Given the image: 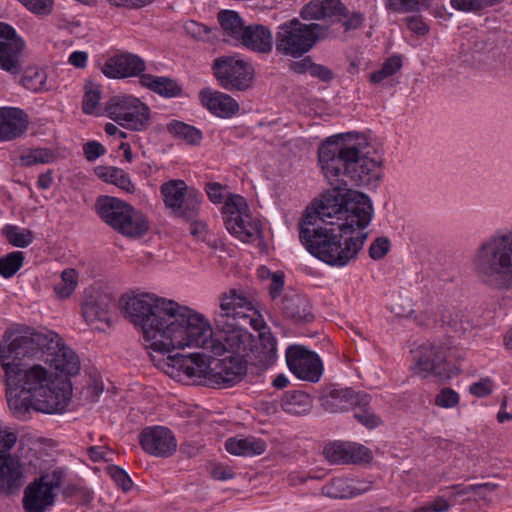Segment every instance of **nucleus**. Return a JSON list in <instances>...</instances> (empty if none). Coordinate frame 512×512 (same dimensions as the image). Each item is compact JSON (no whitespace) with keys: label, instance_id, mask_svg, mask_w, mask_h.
Listing matches in <instances>:
<instances>
[{"label":"nucleus","instance_id":"nucleus-1","mask_svg":"<svg viewBox=\"0 0 512 512\" xmlns=\"http://www.w3.org/2000/svg\"><path fill=\"white\" fill-rule=\"evenodd\" d=\"M357 134H339L318 148V161L331 186L306 209L299 223L305 249L329 266L345 267L358 258L368 238L364 229L373 217L371 199L349 186L375 188L382 177V155L370 157Z\"/></svg>","mask_w":512,"mask_h":512},{"label":"nucleus","instance_id":"nucleus-2","mask_svg":"<svg viewBox=\"0 0 512 512\" xmlns=\"http://www.w3.org/2000/svg\"><path fill=\"white\" fill-rule=\"evenodd\" d=\"M125 313L143 329L147 340H153L154 349L169 351L194 346L216 356H251L254 337L247 326L255 327L256 311L246 297L234 290L221 296L219 309L214 313V330L203 315L189 307L149 293L130 297Z\"/></svg>","mask_w":512,"mask_h":512},{"label":"nucleus","instance_id":"nucleus-3","mask_svg":"<svg viewBox=\"0 0 512 512\" xmlns=\"http://www.w3.org/2000/svg\"><path fill=\"white\" fill-rule=\"evenodd\" d=\"M42 361L67 376L80 371L78 355L51 330L27 327L0 345V364L5 372L6 398L10 411L19 420H27L30 410L53 414L63 412L72 396L68 378L52 380Z\"/></svg>","mask_w":512,"mask_h":512},{"label":"nucleus","instance_id":"nucleus-4","mask_svg":"<svg viewBox=\"0 0 512 512\" xmlns=\"http://www.w3.org/2000/svg\"><path fill=\"white\" fill-rule=\"evenodd\" d=\"M472 267L484 285L506 290L512 285V226L485 239L476 249Z\"/></svg>","mask_w":512,"mask_h":512},{"label":"nucleus","instance_id":"nucleus-5","mask_svg":"<svg viewBox=\"0 0 512 512\" xmlns=\"http://www.w3.org/2000/svg\"><path fill=\"white\" fill-rule=\"evenodd\" d=\"M95 208L107 225L126 237L141 238L149 230L148 218L132 205L116 197L100 196Z\"/></svg>","mask_w":512,"mask_h":512},{"label":"nucleus","instance_id":"nucleus-6","mask_svg":"<svg viewBox=\"0 0 512 512\" xmlns=\"http://www.w3.org/2000/svg\"><path fill=\"white\" fill-rule=\"evenodd\" d=\"M327 35V26L318 23L304 24L294 18L278 27L275 39L276 51L298 58L310 51L318 40L326 38Z\"/></svg>","mask_w":512,"mask_h":512},{"label":"nucleus","instance_id":"nucleus-7","mask_svg":"<svg viewBox=\"0 0 512 512\" xmlns=\"http://www.w3.org/2000/svg\"><path fill=\"white\" fill-rule=\"evenodd\" d=\"M107 116L125 129L143 131L151 124L148 105L134 96L116 95L105 104Z\"/></svg>","mask_w":512,"mask_h":512},{"label":"nucleus","instance_id":"nucleus-8","mask_svg":"<svg viewBox=\"0 0 512 512\" xmlns=\"http://www.w3.org/2000/svg\"><path fill=\"white\" fill-rule=\"evenodd\" d=\"M143 332V337L146 342H149V347L159 352L162 356L166 353H170L173 348L169 351H160L152 347L153 340H147ZM154 365L159 369H162L165 373L173 378L180 377L181 374L186 375L188 378H208L212 372L207 362V356L200 353H192L190 355H168L166 358H156L154 355H150Z\"/></svg>","mask_w":512,"mask_h":512},{"label":"nucleus","instance_id":"nucleus-9","mask_svg":"<svg viewBox=\"0 0 512 512\" xmlns=\"http://www.w3.org/2000/svg\"><path fill=\"white\" fill-rule=\"evenodd\" d=\"M212 70L219 85L227 91H246L253 85L252 65L238 56L217 57L213 61Z\"/></svg>","mask_w":512,"mask_h":512},{"label":"nucleus","instance_id":"nucleus-10","mask_svg":"<svg viewBox=\"0 0 512 512\" xmlns=\"http://www.w3.org/2000/svg\"><path fill=\"white\" fill-rule=\"evenodd\" d=\"M165 206L174 216L186 221L194 220L199 213L202 194L188 187L183 180H170L160 187Z\"/></svg>","mask_w":512,"mask_h":512},{"label":"nucleus","instance_id":"nucleus-11","mask_svg":"<svg viewBox=\"0 0 512 512\" xmlns=\"http://www.w3.org/2000/svg\"><path fill=\"white\" fill-rule=\"evenodd\" d=\"M222 213L226 229L243 242H249L259 231L260 223L251 221L248 205L241 195L229 193L224 201Z\"/></svg>","mask_w":512,"mask_h":512},{"label":"nucleus","instance_id":"nucleus-12","mask_svg":"<svg viewBox=\"0 0 512 512\" xmlns=\"http://www.w3.org/2000/svg\"><path fill=\"white\" fill-rule=\"evenodd\" d=\"M61 478V472L55 470L31 482L26 487L22 499L25 511L45 512L54 503V490L60 486Z\"/></svg>","mask_w":512,"mask_h":512},{"label":"nucleus","instance_id":"nucleus-13","mask_svg":"<svg viewBox=\"0 0 512 512\" xmlns=\"http://www.w3.org/2000/svg\"><path fill=\"white\" fill-rule=\"evenodd\" d=\"M415 357V372L423 377L435 376L439 381L450 379L458 371L446 361V349L441 344H423Z\"/></svg>","mask_w":512,"mask_h":512},{"label":"nucleus","instance_id":"nucleus-14","mask_svg":"<svg viewBox=\"0 0 512 512\" xmlns=\"http://www.w3.org/2000/svg\"><path fill=\"white\" fill-rule=\"evenodd\" d=\"M24 39L14 27L0 22V68L12 75H19L23 69Z\"/></svg>","mask_w":512,"mask_h":512},{"label":"nucleus","instance_id":"nucleus-15","mask_svg":"<svg viewBox=\"0 0 512 512\" xmlns=\"http://www.w3.org/2000/svg\"><path fill=\"white\" fill-rule=\"evenodd\" d=\"M286 362L289 370L304 381L316 383L323 374V366L316 352L302 345H290L286 350Z\"/></svg>","mask_w":512,"mask_h":512},{"label":"nucleus","instance_id":"nucleus-16","mask_svg":"<svg viewBox=\"0 0 512 512\" xmlns=\"http://www.w3.org/2000/svg\"><path fill=\"white\" fill-rule=\"evenodd\" d=\"M139 443L146 453L161 458L172 456L177 449L173 432L163 426L144 428L139 434Z\"/></svg>","mask_w":512,"mask_h":512},{"label":"nucleus","instance_id":"nucleus-17","mask_svg":"<svg viewBox=\"0 0 512 512\" xmlns=\"http://www.w3.org/2000/svg\"><path fill=\"white\" fill-rule=\"evenodd\" d=\"M370 400L367 393L355 392L351 388H340L337 385L324 388L321 396L322 406L332 413L353 409L355 405H368Z\"/></svg>","mask_w":512,"mask_h":512},{"label":"nucleus","instance_id":"nucleus-18","mask_svg":"<svg viewBox=\"0 0 512 512\" xmlns=\"http://www.w3.org/2000/svg\"><path fill=\"white\" fill-rule=\"evenodd\" d=\"M323 454L332 464H357L369 462L371 451L357 443L335 441L325 446Z\"/></svg>","mask_w":512,"mask_h":512},{"label":"nucleus","instance_id":"nucleus-19","mask_svg":"<svg viewBox=\"0 0 512 512\" xmlns=\"http://www.w3.org/2000/svg\"><path fill=\"white\" fill-rule=\"evenodd\" d=\"M25 484L24 469L21 462L11 454H0V494H17Z\"/></svg>","mask_w":512,"mask_h":512},{"label":"nucleus","instance_id":"nucleus-20","mask_svg":"<svg viewBox=\"0 0 512 512\" xmlns=\"http://www.w3.org/2000/svg\"><path fill=\"white\" fill-rule=\"evenodd\" d=\"M279 309L284 318L294 324H306L314 320L312 305L309 300L297 292H286L280 300Z\"/></svg>","mask_w":512,"mask_h":512},{"label":"nucleus","instance_id":"nucleus-21","mask_svg":"<svg viewBox=\"0 0 512 512\" xmlns=\"http://www.w3.org/2000/svg\"><path fill=\"white\" fill-rule=\"evenodd\" d=\"M146 69L145 62L135 54L124 53L109 58L102 72L109 78H127L141 74Z\"/></svg>","mask_w":512,"mask_h":512},{"label":"nucleus","instance_id":"nucleus-22","mask_svg":"<svg viewBox=\"0 0 512 512\" xmlns=\"http://www.w3.org/2000/svg\"><path fill=\"white\" fill-rule=\"evenodd\" d=\"M199 98L202 106L217 117L231 118L240 109L239 103L230 95L208 87L199 91Z\"/></svg>","mask_w":512,"mask_h":512},{"label":"nucleus","instance_id":"nucleus-23","mask_svg":"<svg viewBox=\"0 0 512 512\" xmlns=\"http://www.w3.org/2000/svg\"><path fill=\"white\" fill-rule=\"evenodd\" d=\"M28 115L20 108L0 107V142L22 136L28 129Z\"/></svg>","mask_w":512,"mask_h":512},{"label":"nucleus","instance_id":"nucleus-24","mask_svg":"<svg viewBox=\"0 0 512 512\" xmlns=\"http://www.w3.org/2000/svg\"><path fill=\"white\" fill-rule=\"evenodd\" d=\"M276 359L277 340L270 329L263 326L259 330L258 339L254 338L251 356L248 357V360L263 368H268Z\"/></svg>","mask_w":512,"mask_h":512},{"label":"nucleus","instance_id":"nucleus-25","mask_svg":"<svg viewBox=\"0 0 512 512\" xmlns=\"http://www.w3.org/2000/svg\"><path fill=\"white\" fill-rule=\"evenodd\" d=\"M114 299L110 294L97 292L86 297L82 304V314L88 324L95 322L111 323L110 309Z\"/></svg>","mask_w":512,"mask_h":512},{"label":"nucleus","instance_id":"nucleus-26","mask_svg":"<svg viewBox=\"0 0 512 512\" xmlns=\"http://www.w3.org/2000/svg\"><path fill=\"white\" fill-rule=\"evenodd\" d=\"M249 360L239 356L230 355L221 360V369L210 376L215 378L218 385L232 386L240 382L247 373V364Z\"/></svg>","mask_w":512,"mask_h":512},{"label":"nucleus","instance_id":"nucleus-27","mask_svg":"<svg viewBox=\"0 0 512 512\" xmlns=\"http://www.w3.org/2000/svg\"><path fill=\"white\" fill-rule=\"evenodd\" d=\"M240 44L258 53H269L273 48L272 32L262 24H251L242 31Z\"/></svg>","mask_w":512,"mask_h":512},{"label":"nucleus","instance_id":"nucleus-28","mask_svg":"<svg viewBox=\"0 0 512 512\" xmlns=\"http://www.w3.org/2000/svg\"><path fill=\"white\" fill-rule=\"evenodd\" d=\"M140 83L143 87L166 98L179 97L183 93L182 87L175 80L168 77L141 74Z\"/></svg>","mask_w":512,"mask_h":512},{"label":"nucleus","instance_id":"nucleus-29","mask_svg":"<svg viewBox=\"0 0 512 512\" xmlns=\"http://www.w3.org/2000/svg\"><path fill=\"white\" fill-rule=\"evenodd\" d=\"M225 448L228 453L237 456H255L265 452L267 445L262 439L247 437L243 439L229 438Z\"/></svg>","mask_w":512,"mask_h":512},{"label":"nucleus","instance_id":"nucleus-30","mask_svg":"<svg viewBox=\"0 0 512 512\" xmlns=\"http://www.w3.org/2000/svg\"><path fill=\"white\" fill-rule=\"evenodd\" d=\"M280 406L288 414L304 415L310 411L312 400L303 391H289L281 399Z\"/></svg>","mask_w":512,"mask_h":512},{"label":"nucleus","instance_id":"nucleus-31","mask_svg":"<svg viewBox=\"0 0 512 512\" xmlns=\"http://www.w3.org/2000/svg\"><path fill=\"white\" fill-rule=\"evenodd\" d=\"M218 21L225 36L240 42L246 28L240 15L233 10H221L218 13Z\"/></svg>","mask_w":512,"mask_h":512},{"label":"nucleus","instance_id":"nucleus-32","mask_svg":"<svg viewBox=\"0 0 512 512\" xmlns=\"http://www.w3.org/2000/svg\"><path fill=\"white\" fill-rule=\"evenodd\" d=\"M166 129L173 137L192 146L199 145L203 139L199 129L182 121L172 120L167 124Z\"/></svg>","mask_w":512,"mask_h":512},{"label":"nucleus","instance_id":"nucleus-33","mask_svg":"<svg viewBox=\"0 0 512 512\" xmlns=\"http://www.w3.org/2000/svg\"><path fill=\"white\" fill-rule=\"evenodd\" d=\"M22 85L34 93L46 92L51 90L47 83V74L44 70L37 67H28L21 78Z\"/></svg>","mask_w":512,"mask_h":512},{"label":"nucleus","instance_id":"nucleus-34","mask_svg":"<svg viewBox=\"0 0 512 512\" xmlns=\"http://www.w3.org/2000/svg\"><path fill=\"white\" fill-rule=\"evenodd\" d=\"M385 9L391 13H412L427 10L432 0H382Z\"/></svg>","mask_w":512,"mask_h":512},{"label":"nucleus","instance_id":"nucleus-35","mask_svg":"<svg viewBox=\"0 0 512 512\" xmlns=\"http://www.w3.org/2000/svg\"><path fill=\"white\" fill-rule=\"evenodd\" d=\"M2 234L12 246L18 248H26L34 240V234L31 230L16 225H6L2 229Z\"/></svg>","mask_w":512,"mask_h":512},{"label":"nucleus","instance_id":"nucleus-36","mask_svg":"<svg viewBox=\"0 0 512 512\" xmlns=\"http://www.w3.org/2000/svg\"><path fill=\"white\" fill-rule=\"evenodd\" d=\"M78 275L74 269H65L61 273V280L55 284L54 292L60 299L68 298L78 284Z\"/></svg>","mask_w":512,"mask_h":512},{"label":"nucleus","instance_id":"nucleus-37","mask_svg":"<svg viewBox=\"0 0 512 512\" xmlns=\"http://www.w3.org/2000/svg\"><path fill=\"white\" fill-rule=\"evenodd\" d=\"M54 159V152L48 148L30 149L19 158L21 165L26 167H30L35 164L51 163Z\"/></svg>","mask_w":512,"mask_h":512},{"label":"nucleus","instance_id":"nucleus-38","mask_svg":"<svg viewBox=\"0 0 512 512\" xmlns=\"http://www.w3.org/2000/svg\"><path fill=\"white\" fill-rule=\"evenodd\" d=\"M24 254L20 251H14L4 257H0V275L4 278H10L22 267Z\"/></svg>","mask_w":512,"mask_h":512},{"label":"nucleus","instance_id":"nucleus-39","mask_svg":"<svg viewBox=\"0 0 512 512\" xmlns=\"http://www.w3.org/2000/svg\"><path fill=\"white\" fill-rule=\"evenodd\" d=\"M101 99L100 86L93 82L85 85V93L82 101V109L85 114H93Z\"/></svg>","mask_w":512,"mask_h":512},{"label":"nucleus","instance_id":"nucleus-40","mask_svg":"<svg viewBox=\"0 0 512 512\" xmlns=\"http://www.w3.org/2000/svg\"><path fill=\"white\" fill-rule=\"evenodd\" d=\"M389 309L398 317H409L414 312L412 300L402 293L392 296Z\"/></svg>","mask_w":512,"mask_h":512},{"label":"nucleus","instance_id":"nucleus-41","mask_svg":"<svg viewBox=\"0 0 512 512\" xmlns=\"http://www.w3.org/2000/svg\"><path fill=\"white\" fill-rule=\"evenodd\" d=\"M354 418L368 429L376 428L381 423V418L371 411L368 405H355Z\"/></svg>","mask_w":512,"mask_h":512},{"label":"nucleus","instance_id":"nucleus-42","mask_svg":"<svg viewBox=\"0 0 512 512\" xmlns=\"http://www.w3.org/2000/svg\"><path fill=\"white\" fill-rule=\"evenodd\" d=\"M498 485L495 483H481V484H471V485H464V484H457L452 487V489L455 492V495L457 496H464L468 495L470 493H474L479 499L484 500V494H482V490L487 491H495L497 489Z\"/></svg>","mask_w":512,"mask_h":512},{"label":"nucleus","instance_id":"nucleus-43","mask_svg":"<svg viewBox=\"0 0 512 512\" xmlns=\"http://www.w3.org/2000/svg\"><path fill=\"white\" fill-rule=\"evenodd\" d=\"M107 471L116 485L120 487L124 492H128L132 489L133 482L128 473L123 468L117 465H111L108 467Z\"/></svg>","mask_w":512,"mask_h":512},{"label":"nucleus","instance_id":"nucleus-44","mask_svg":"<svg viewBox=\"0 0 512 512\" xmlns=\"http://www.w3.org/2000/svg\"><path fill=\"white\" fill-rule=\"evenodd\" d=\"M459 394L448 387L442 388L435 398V405L441 408H454L459 404Z\"/></svg>","mask_w":512,"mask_h":512},{"label":"nucleus","instance_id":"nucleus-45","mask_svg":"<svg viewBox=\"0 0 512 512\" xmlns=\"http://www.w3.org/2000/svg\"><path fill=\"white\" fill-rule=\"evenodd\" d=\"M323 7L324 18L330 17H348L349 10L342 4L341 0H323L321 2Z\"/></svg>","mask_w":512,"mask_h":512},{"label":"nucleus","instance_id":"nucleus-46","mask_svg":"<svg viewBox=\"0 0 512 512\" xmlns=\"http://www.w3.org/2000/svg\"><path fill=\"white\" fill-rule=\"evenodd\" d=\"M112 172L113 174L110 175L111 184H114L127 193H134L135 186L131 182L129 175L123 169L116 167Z\"/></svg>","mask_w":512,"mask_h":512},{"label":"nucleus","instance_id":"nucleus-47","mask_svg":"<svg viewBox=\"0 0 512 512\" xmlns=\"http://www.w3.org/2000/svg\"><path fill=\"white\" fill-rule=\"evenodd\" d=\"M390 240L387 237H377L369 247V256L373 260H380L390 251Z\"/></svg>","mask_w":512,"mask_h":512},{"label":"nucleus","instance_id":"nucleus-48","mask_svg":"<svg viewBox=\"0 0 512 512\" xmlns=\"http://www.w3.org/2000/svg\"><path fill=\"white\" fill-rule=\"evenodd\" d=\"M19 2L37 15H49L53 10V0H19Z\"/></svg>","mask_w":512,"mask_h":512},{"label":"nucleus","instance_id":"nucleus-49","mask_svg":"<svg viewBox=\"0 0 512 512\" xmlns=\"http://www.w3.org/2000/svg\"><path fill=\"white\" fill-rule=\"evenodd\" d=\"M323 13L321 2L311 1L302 8L300 16L304 20H319L324 19Z\"/></svg>","mask_w":512,"mask_h":512},{"label":"nucleus","instance_id":"nucleus-50","mask_svg":"<svg viewBox=\"0 0 512 512\" xmlns=\"http://www.w3.org/2000/svg\"><path fill=\"white\" fill-rule=\"evenodd\" d=\"M407 28L413 33L424 36L429 32L428 25L423 21L421 15H412L405 18Z\"/></svg>","mask_w":512,"mask_h":512},{"label":"nucleus","instance_id":"nucleus-51","mask_svg":"<svg viewBox=\"0 0 512 512\" xmlns=\"http://www.w3.org/2000/svg\"><path fill=\"white\" fill-rule=\"evenodd\" d=\"M225 189L226 186L217 182H209L205 187L209 200L214 204H220L225 201Z\"/></svg>","mask_w":512,"mask_h":512},{"label":"nucleus","instance_id":"nucleus-52","mask_svg":"<svg viewBox=\"0 0 512 512\" xmlns=\"http://www.w3.org/2000/svg\"><path fill=\"white\" fill-rule=\"evenodd\" d=\"M343 485L344 482L341 479H333L322 487V493L329 498H344L346 494L342 489Z\"/></svg>","mask_w":512,"mask_h":512},{"label":"nucleus","instance_id":"nucleus-53","mask_svg":"<svg viewBox=\"0 0 512 512\" xmlns=\"http://www.w3.org/2000/svg\"><path fill=\"white\" fill-rule=\"evenodd\" d=\"M451 6L461 12H478L483 10L480 0H450Z\"/></svg>","mask_w":512,"mask_h":512},{"label":"nucleus","instance_id":"nucleus-54","mask_svg":"<svg viewBox=\"0 0 512 512\" xmlns=\"http://www.w3.org/2000/svg\"><path fill=\"white\" fill-rule=\"evenodd\" d=\"M85 158L89 161H95L106 152L105 147L97 141H89L83 146Z\"/></svg>","mask_w":512,"mask_h":512},{"label":"nucleus","instance_id":"nucleus-55","mask_svg":"<svg viewBox=\"0 0 512 512\" xmlns=\"http://www.w3.org/2000/svg\"><path fill=\"white\" fill-rule=\"evenodd\" d=\"M469 391L472 395L478 398L488 396L492 392V381L489 378L481 379L480 381L473 383L469 387Z\"/></svg>","mask_w":512,"mask_h":512},{"label":"nucleus","instance_id":"nucleus-56","mask_svg":"<svg viewBox=\"0 0 512 512\" xmlns=\"http://www.w3.org/2000/svg\"><path fill=\"white\" fill-rule=\"evenodd\" d=\"M345 20L342 22V25L346 31L356 30L363 26L365 21V16L362 12L356 11L353 13H349L348 17H344Z\"/></svg>","mask_w":512,"mask_h":512},{"label":"nucleus","instance_id":"nucleus-57","mask_svg":"<svg viewBox=\"0 0 512 512\" xmlns=\"http://www.w3.org/2000/svg\"><path fill=\"white\" fill-rule=\"evenodd\" d=\"M496 47L494 37L490 35L480 36L474 43L473 49L478 53H488L494 50Z\"/></svg>","mask_w":512,"mask_h":512},{"label":"nucleus","instance_id":"nucleus-58","mask_svg":"<svg viewBox=\"0 0 512 512\" xmlns=\"http://www.w3.org/2000/svg\"><path fill=\"white\" fill-rule=\"evenodd\" d=\"M210 473L212 478L219 481H226L233 479L235 477V472L233 471V469L223 464H215L211 468Z\"/></svg>","mask_w":512,"mask_h":512},{"label":"nucleus","instance_id":"nucleus-59","mask_svg":"<svg viewBox=\"0 0 512 512\" xmlns=\"http://www.w3.org/2000/svg\"><path fill=\"white\" fill-rule=\"evenodd\" d=\"M312 77H316L323 82H330L334 78L332 70L324 65L314 63L310 71Z\"/></svg>","mask_w":512,"mask_h":512},{"label":"nucleus","instance_id":"nucleus-60","mask_svg":"<svg viewBox=\"0 0 512 512\" xmlns=\"http://www.w3.org/2000/svg\"><path fill=\"white\" fill-rule=\"evenodd\" d=\"M313 64L314 62L311 57L307 56L299 61L291 62L289 68L292 72L297 74H305L307 72L310 74Z\"/></svg>","mask_w":512,"mask_h":512},{"label":"nucleus","instance_id":"nucleus-61","mask_svg":"<svg viewBox=\"0 0 512 512\" xmlns=\"http://www.w3.org/2000/svg\"><path fill=\"white\" fill-rule=\"evenodd\" d=\"M284 287V276L281 273H274L272 275L271 284L269 287V294L272 299L277 298L282 292Z\"/></svg>","mask_w":512,"mask_h":512},{"label":"nucleus","instance_id":"nucleus-62","mask_svg":"<svg viewBox=\"0 0 512 512\" xmlns=\"http://www.w3.org/2000/svg\"><path fill=\"white\" fill-rule=\"evenodd\" d=\"M389 76L394 75L402 68V59L398 55H393L388 58L381 67Z\"/></svg>","mask_w":512,"mask_h":512},{"label":"nucleus","instance_id":"nucleus-63","mask_svg":"<svg viewBox=\"0 0 512 512\" xmlns=\"http://www.w3.org/2000/svg\"><path fill=\"white\" fill-rule=\"evenodd\" d=\"M87 453L89 455V458L93 462H99L101 460H110L109 458H107V454L109 453V451L108 448L105 446H91L88 448Z\"/></svg>","mask_w":512,"mask_h":512},{"label":"nucleus","instance_id":"nucleus-64","mask_svg":"<svg viewBox=\"0 0 512 512\" xmlns=\"http://www.w3.org/2000/svg\"><path fill=\"white\" fill-rule=\"evenodd\" d=\"M88 55L83 51H75L69 56V63L76 68H84L87 64Z\"/></svg>","mask_w":512,"mask_h":512}]
</instances>
